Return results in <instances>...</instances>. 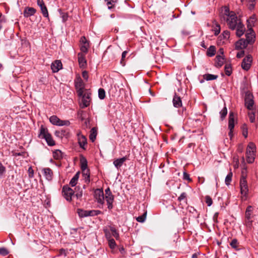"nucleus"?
Listing matches in <instances>:
<instances>
[{
  "label": "nucleus",
  "mask_w": 258,
  "mask_h": 258,
  "mask_svg": "<svg viewBox=\"0 0 258 258\" xmlns=\"http://www.w3.org/2000/svg\"><path fill=\"white\" fill-rule=\"evenodd\" d=\"M79 190V186H76L74 189H73L69 185H66L62 187V195L67 201H71L72 198L74 201L75 198H76L77 200H79V199L81 197V191Z\"/></svg>",
  "instance_id": "obj_1"
},
{
  "label": "nucleus",
  "mask_w": 258,
  "mask_h": 258,
  "mask_svg": "<svg viewBox=\"0 0 258 258\" xmlns=\"http://www.w3.org/2000/svg\"><path fill=\"white\" fill-rule=\"evenodd\" d=\"M91 91L90 89H85V87L82 82V108L90 106L92 102Z\"/></svg>",
  "instance_id": "obj_2"
},
{
  "label": "nucleus",
  "mask_w": 258,
  "mask_h": 258,
  "mask_svg": "<svg viewBox=\"0 0 258 258\" xmlns=\"http://www.w3.org/2000/svg\"><path fill=\"white\" fill-rule=\"evenodd\" d=\"M256 146L252 143L250 142L246 148V158L248 163H252L255 159L256 153Z\"/></svg>",
  "instance_id": "obj_3"
},
{
  "label": "nucleus",
  "mask_w": 258,
  "mask_h": 258,
  "mask_svg": "<svg viewBox=\"0 0 258 258\" xmlns=\"http://www.w3.org/2000/svg\"><path fill=\"white\" fill-rule=\"evenodd\" d=\"M82 175L85 182L88 184L90 182V172L88 168V162L84 156H82Z\"/></svg>",
  "instance_id": "obj_4"
},
{
  "label": "nucleus",
  "mask_w": 258,
  "mask_h": 258,
  "mask_svg": "<svg viewBox=\"0 0 258 258\" xmlns=\"http://www.w3.org/2000/svg\"><path fill=\"white\" fill-rule=\"evenodd\" d=\"M39 137L41 139H44L49 146H52L55 145V142L51 135L48 133L47 128L42 125L40 127Z\"/></svg>",
  "instance_id": "obj_5"
},
{
  "label": "nucleus",
  "mask_w": 258,
  "mask_h": 258,
  "mask_svg": "<svg viewBox=\"0 0 258 258\" xmlns=\"http://www.w3.org/2000/svg\"><path fill=\"white\" fill-rule=\"evenodd\" d=\"M224 20H226L229 28L232 30L235 29L239 23L241 22L234 12H231V15L227 18L224 17Z\"/></svg>",
  "instance_id": "obj_6"
},
{
  "label": "nucleus",
  "mask_w": 258,
  "mask_h": 258,
  "mask_svg": "<svg viewBox=\"0 0 258 258\" xmlns=\"http://www.w3.org/2000/svg\"><path fill=\"white\" fill-rule=\"evenodd\" d=\"M253 208L251 206L247 207L245 213V220L244 223L246 226L248 228H251L252 226L253 220L252 218L253 217Z\"/></svg>",
  "instance_id": "obj_7"
},
{
  "label": "nucleus",
  "mask_w": 258,
  "mask_h": 258,
  "mask_svg": "<svg viewBox=\"0 0 258 258\" xmlns=\"http://www.w3.org/2000/svg\"><path fill=\"white\" fill-rule=\"evenodd\" d=\"M90 41L85 37H82V53H87L90 48ZM87 66L86 59L82 55V68Z\"/></svg>",
  "instance_id": "obj_8"
},
{
  "label": "nucleus",
  "mask_w": 258,
  "mask_h": 258,
  "mask_svg": "<svg viewBox=\"0 0 258 258\" xmlns=\"http://www.w3.org/2000/svg\"><path fill=\"white\" fill-rule=\"evenodd\" d=\"M49 121L52 124L57 126H69L70 124L69 120H61L56 115L50 116Z\"/></svg>",
  "instance_id": "obj_9"
},
{
  "label": "nucleus",
  "mask_w": 258,
  "mask_h": 258,
  "mask_svg": "<svg viewBox=\"0 0 258 258\" xmlns=\"http://www.w3.org/2000/svg\"><path fill=\"white\" fill-rule=\"evenodd\" d=\"M240 187L241 194L243 196L246 197L248 193V188L246 179V176H245L243 173L240 180Z\"/></svg>",
  "instance_id": "obj_10"
},
{
  "label": "nucleus",
  "mask_w": 258,
  "mask_h": 258,
  "mask_svg": "<svg viewBox=\"0 0 258 258\" xmlns=\"http://www.w3.org/2000/svg\"><path fill=\"white\" fill-rule=\"evenodd\" d=\"M94 197L95 201L102 207L104 204V195L103 189H96L94 192Z\"/></svg>",
  "instance_id": "obj_11"
},
{
  "label": "nucleus",
  "mask_w": 258,
  "mask_h": 258,
  "mask_svg": "<svg viewBox=\"0 0 258 258\" xmlns=\"http://www.w3.org/2000/svg\"><path fill=\"white\" fill-rule=\"evenodd\" d=\"M234 125L235 123L234 113L232 112H230L229 113L228 121V128L229 130L228 135L229 136L230 140H232L233 136V130L234 129Z\"/></svg>",
  "instance_id": "obj_12"
},
{
  "label": "nucleus",
  "mask_w": 258,
  "mask_h": 258,
  "mask_svg": "<svg viewBox=\"0 0 258 258\" xmlns=\"http://www.w3.org/2000/svg\"><path fill=\"white\" fill-rule=\"evenodd\" d=\"M252 57L251 55H247L245 57L241 62V67L245 71H248L251 65Z\"/></svg>",
  "instance_id": "obj_13"
},
{
  "label": "nucleus",
  "mask_w": 258,
  "mask_h": 258,
  "mask_svg": "<svg viewBox=\"0 0 258 258\" xmlns=\"http://www.w3.org/2000/svg\"><path fill=\"white\" fill-rule=\"evenodd\" d=\"M254 105V101L253 100V96L248 94L245 98V105L248 110H252Z\"/></svg>",
  "instance_id": "obj_14"
},
{
  "label": "nucleus",
  "mask_w": 258,
  "mask_h": 258,
  "mask_svg": "<svg viewBox=\"0 0 258 258\" xmlns=\"http://www.w3.org/2000/svg\"><path fill=\"white\" fill-rule=\"evenodd\" d=\"M249 32L246 34L245 40L248 44H252L255 41V34L251 28H248Z\"/></svg>",
  "instance_id": "obj_15"
},
{
  "label": "nucleus",
  "mask_w": 258,
  "mask_h": 258,
  "mask_svg": "<svg viewBox=\"0 0 258 258\" xmlns=\"http://www.w3.org/2000/svg\"><path fill=\"white\" fill-rule=\"evenodd\" d=\"M37 4L38 6L40 8L41 13L44 17H48V12L47 9L43 2V0H37Z\"/></svg>",
  "instance_id": "obj_16"
},
{
  "label": "nucleus",
  "mask_w": 258,
  "mask_h": 258,
  "mask_svg": "<svg viewBox=\"0 0 258 258\" xmlns=\"http://www.w3.org/2000/svg\"><path fill=\"white\" fill-rule=\"evenodd\" d=\"M102 213V212L99 210H82V217L87 216H97Z\"/></svg>",
  "instance_id": "obj_17"
},
{
  "label": "nucleus",
  "mask_w": 258,
  "mask_h": 258,
  "mask_svg": "<svg viewBox=\"0 0 258 258\" xmlns=\"http://www.w3.org/2000/svg\"><path fill=\"white\" fill-rule=\"evenodd\" d=\"M54 135L56 137L62 139L63 138H68L69 137L70 133L69 130H57L55 132Z\"/></svg>",
  "instance_id": "obj_18"
},
{
  "label": "nucleus",
  "mask_w": 258,
  "mask_h": 258,
  "mask_svg": "<svg viewBox=\"0 0 258 258\" xmlns=\"http://www.w3.org/2000/svg\"><path fill=\"white\" fill-rule=\"evenodd\" d=\"M42 173L47 180L50 181L52 179L53 173L52 170L50 168H43L42 169Z\"/></svg>",
  "instance_id": "obj_19"
},
{
  "label": "nucleus",
  "mask_w": 258,
  "mask_h": 258,
  "mask_svg": "<svg viewBox=\"0 0 258 258\" xmlns=\"http://www.w3.org/2000/svg\"><path fill=\"white\" fill-rule=\"evenodd\" d=\"M62 63L60 60H56L51 64V69L53 73H57L62 69Z\"/></svg>",
  "instance_id": "obj_20"
},
{
  "label": "nucleus",
  "mask_w": 258,
  "mask_h": 258,
  "mask_svg": "<svg viewBox=\"0 0 258 258\" xmlns=\"http://www.w3.org/2000/svg\"><path fill=\"white\" fill-rule=\"evenodd\" d=\"M248 44L244 39H241L235 43V48L237 50H242L246 48Z\"/></svg>",
  "instance_id": "obj_21"
},
{
  "label": "nucleus",
  "mask_w": 258,
  "mask_h": 258,
  "mask_svg": "<svg viewBox=\"0 0 258 258\" xmlns=\"http://www.w3.org/2000/svg\"><path fill=\"white\" fill-rule=\"evenodd\" d=\"M172 102L174 107L176 108H179L182 106L181 99L180 96L176 94V93H175L173 96Z\"/></svg>",
  "instance_id": "obj_22"
},
{
  "label": "nucleus",
  "mask_w": 258,
  "mask_h": 258,
  "mask_svg": "<svg viewBox=\"0 0 258 258\" xmlns=\"http://www.w3.org/2000/svg\"><path fill=\"white\" fill-rule=\"evenodd\" d=\"M105 199L107 207L109 210H111L113 208V205L112 203L114 201V196L113 195H106L104 197V200Z\"/></svg>",
  "instance_id": "obj_23"
},
{
  "label": "nucleus",
  "mask_w": 258,
  "mask_h": 258,
  "mask_svg": "<svg viewBox=\"0 0 258 258\" xmlns=\"http://www.w3.org/2000/svg\"><path fill=\"white\" fill-rule=\"evenodd\" d=\"M235 29H236V34L237 36L239 37L241 36L244 32V26L241 23V22H240L236 26Z\"/></svg>",
  "instance_id": "obj_24"
},
{
  "label": "nucleus",
  "mask_w": 258,
  "mask_h": 258,
  "mask_svg": "<svg viewBox=\"0 0 258 258\" xmlns=\"http://www.w3.org/2000/svg\"><path fill=\"white\" fill-rule=\"evenodd\" d=\"M75 84L77 95L80 98L81 97V78L79 77V75H77V78L75 81Z\"/></svg>",
  "instance_id": "obj_25"
},
{
  "label": "nucleus",
  "mask_w": 258,
  "mask_h": 258,
  "mask_svg": "<svg viewBox=\"0 0 258 258\" xmlns=\"http://www.w3.org/2000/svg\"><path fill=\"white\" fill-rule=\"evenodd\" d=\"M36 10L31 7H27L24 11V16L25 17H29L33 16L36 13Z\"/></svg>",
  "instance_id": "obj_26"
},
{
  "label": "nucleus",
  "mask_w": 258,
  "mask_h": 258,
  "mask_svg": "<svg viewBox=\"0 0 258 258\" xmlns=\"http://www.w3.org/2000/svg\"><path fill=\"white\" fill-rule=\"evenodd\" d=\"M225 61V59L223 56L217 55L215 58V66L217 68L221 67Z\"/></svg>",
  "instance_id": "obj_27"
},
{
  "label": "nucleus",
  "mask_w": 258,
  "mask_h": 258,
  "mask_svg": "<svg viewBox=\"0 0 258 258\" xmlns=\"http://www.w3.org/2000/svg\"><path fill=\"white\" fill-rule=\"evenodd\" d=\"M126 159L127 158L126 157L115 159L113 161V164L116 168L118 169L122 165L123 163L126 160Z\"/></svg>",
  "instance_id": "obj_28"
},
{
  "label": "nucleus",
  "mask_w": 258,
  "mask_h": 258,
  "mask_svg": "<svg viewBox=\"0 0 258 258\" xmlns=\"http://www.w3.org/2000/svg\"><path fill=\"white\" fill-rule=\"evenodd\" d=\"M80 176V171H78L74 176L72 178L70 182V185L72 187H74L76 185Z\"/></svg>",
  "instance_id": "obj_29"
},
{
  "label": "nucleus",
  "mask_w": 258,
  "mask_h": 258,
  "mask_svg": "<svg viewBox=\"0 0 258 258\" xmlns=\"http://www.w3.org/2000/svg\"><path fill=\"white\" fill-rule=\"evenodd\" d=\"M97 135V130L95 127H93L90 131V134L89 135V139L92 142H94L96 138Z\"/></svg>",
  "instance_id": "obj_30"
},
{
  "label": "nucleus",
  "mask_w": 258,
  "mask_h": 258,
  "mask_svg": "<svg viewBox=\"0 0 258 258\" xmlns=\"http://www.w3.org/2000/svg\"><path fill=\"white\" fill-rule=\"evenodd\" d=\"M216 53V47L213 45L209 47L207 51V55L209 57H212L215 55Z\"/></svg>",
  "instance_id": "obj_31"
},
{
  "label": "nucleus",
  "mask_w": 258,
  "mask_h": 258,
  "mask_svg": "<svg viewBox=\"0 0 258 258\" xmlns=\"http://www.w3.org/2000/svg\"><path fill=\"white\" fill-rule=\"evenodd\" d=\"M255 21H256V17H255V16L254 15H253L251 16L250 17L249 19H248L247 21V27L252 28V27L253 26L254 23H255Z\"/></svg>",
  "instance_id": "obj_32"
},
{
  "label": "nucleus",
  "mask_w": 258,
  "mask_h": 258,
  "mask_svg": "<svg viewBox=\"0 0 258 258\" xmlns=\"http://www.w3.org/2000/svg\"><path fill=\"white\" fill-rule=\"evenodd\" d=\"M53 157L56 160H60L62 157V153L59 150H56L53 152Z\"/></svg>",
  "instance_id": "obj_33"
},
{
  "label": "nucleus",
  "mask_w": 258,
  "mask_h": 258,
  "mask_svg": "<svg viewBox=\"0 0 258 258\" xmlns=\"http://www.w3.org/2000/svg\"><path fill=\"white\" fill-rule=\"evenodd\" d=\"M204 78L207 81L214 80L218 78V76L207 74L204 75Z\"/></svg>",
  "instance_id": "obj_34"
},
{
  "label": "nucleus",
  "mask_w": 258,
  "mask_h": 258,
  "mask_svg": "<svg viewBox=\"0 0 258 258\" xmlns=\"http://www.w3.org/2000/svg\"><path fill=\"white\" fill-rule=\"evenodd\" d=\"M225 74L227 76H229L232 73V67L230 64L226 63L224 67Z\"/></svg>",
  "instance_id": "obj_35"
},
{
  "label": "nucleus",
  "mask_w": 258,
  "mask_h": 258,
  "mask_svg": "<svg viewBox=\"0 0 258 258\" xmlns=\"http://www.w3.org/2000/svg\"><path fill=\"white\" fill-rule=\"evenodd\" d=\"M108 9H111L114 7L115 4L117 2V0H105Z\"/></svg>",
  "instance_id": "obj_36"
},
{
  "label": "nucleus",
  "mask_w": 258,
  "mask_h": 258,
  "mask_svg": "<svg viewBox=\"0 0 258 258\" xmlns=\"http://www.w3.org/2000/svg\"><path fill=\"white\" fill-rule=\"evenodd\" d=\"M110 230L111 232L112 235L116 238V239H118L119 237V235L117 231V230L114 227H110Z\"/></svg>",
  "instance_id": "obj_37"
},
{
  "label": "nucleus",
  "mask_w": 258,
  "mask_h": 258,
  "mask_svg": "<svg viewBox=\"0 0 258 258\" xmlns=\"http://www.w3.org/2000/svg\"><path fill=\"white\" fill-rule=\"evenodd\" d=\"M230 246L234 249L236 250L238 249V245L239 243L238 242V240L236 239H233L232 240L231 242L230 243Z\"/></svg>",
  "instance_id": "obj_38"
},
{
  "label": "nucleus",
  "mask_w": 258,
  "mask_h": 258,
  "mask_svg": "<svg viewBox=\"0 0 258 258\" xmlns=\"http://www.w3.org/2000/svg\"><path fill=\"white\" fill-rule=\"evenodd\" d=\"M232 173L231 172H229L226 176L225 180V184L227 185H228L230 184L231 180H232Z\"/></svg>",
  "instance_id": "obj_39"
},
{
  "label": "nucleus",
  "mask_w": 258,
  "mask_h": 258,
  "mask_svg": "<svg viewBox=\"0 0 258 258\" xmlns=\"http://www.w3.org/2000/svg\"><path fill=\"white\" fill-rule=\"evenodd\" d=\"M98 97L100 99H104L105 97V91L103 88H99L98 90Z\"/></svg>",
  "instance_id": "obj_40"
},
{
  "label": "nucleus",
  "mask_w": 258,
  "mask_h": 258,
  "mask_svg": "<svg viewBox=\"0 0 258 258\" xmlns=\"http://www.w3.org/2000/svg\"><path fill=\"white\" fill-rule=\"evenodd\" d=\"M242 130V135L245 138H246L248 136V128L247 125L246 124H244L242 125L241 127Z\"/></svg>",
  "instance_id": "obj_41"
},
{
  "label": "nucleus",
  "mask_w": 258,
  "mask_h": 258,
  "mask_svg": "<svg viewBox=\"0 0 258 258\" xmlns=\"http://www.w3.org/2000/svg\"><path fill=\"white\" fill-rule=\"evenodd\" d=\"M58 11L62 19V22H65L68 18V14L67 13H64L61 11V9H59Z\"/></svg>",
  "instance_id": "obj_42"
},
{
  "label": "nucleus",
  "mask_w": 258,
  "mask_h": 258,
  "mask_svg": "<svg viewBox=\"0 0 258 258\" xmlns=\"http://www.w3.org/2000/svg\"><path fill=\"white\" fill-rule=\"evenodd\" d=\"M147 212H145L142 215L138 217L136 220L138 222L143 223L144 222L146 218Z\"/></svg>",
  "instance_id": "obj_43"
},
{
  "label": "nucleus",
  "mask_w": 258,
  "mask_h": 258,
  "mask_svg": "<svg viewBox=\"0 0 258 258\" xmlns=\"http://www.w3.org/2000/svg\"><path fill=\"white\" fill-rule=\"evenodd\" d=\"M220 114L221 119L223 120L227 114V109L226 106H224V107L221 110L220 112Z\"/></svg>",
  "instance_id": "obj_44"
},
{
  "label": "nucleus",
  "mask_w": 258,
  "mask_h": 258,
  "mask_svg": "<svg viewBox=\"0 0 258 258\" xmlns=\"http://www.w3.org/2000/svg\"><path fill=\"white\" fill-rule=\"evenodd\" d=\"M128 53V51L125 50V51H124L122 53V54H121V59L120 60V63L122 66H125V61H124V59L126 57V54Z\"/></svg>",
  "instance_id": "obj_45"
},
{
  "label": "nucleus",
  "mask_w": 258,
  "mask_h": 258,
  "mask_svg": "<svg viewBox=\"0 0 258 258\" xmlns=\"http://www.w3.org/2000/svg\"><path fill=\"white\" fill-rule=\"evenodd\" d=\"M108 241L109 246L111 249H113L115 248L116 244L114 239L111 238L110 239H109Z\"/></svg>",
  "instance_id": "obj_46"
},
{
  "label": "nucleus",
  "mask_w": 258,
  "mask_h": 258,
  "mask_svg": "<svg viewBox=\"0 0 258 258\" xmlns=\"http://www.w3.org/2000/svg\"><path fill=\"white\" fill-rule=\"evenodd\" d=\"M213 31L215 35H218L220 32V25L216 22H215V27L214 28Z\"/></svg>",
  "instance_id": "obj_47"
},
{
  "label": "nucleus",
  "mask_w": 258,
  "mask_h": 258,
  "mask_svg": "<svg viewBox=\"0 0 258 258\" xmlns=\"http://www.w3.org/2000/svg\"><path fill=\"white\" fill-rule=\"evenodd\" d=\"M231 12L232 11H229V9L228 7H224V14L223 16V19H224V17L227 18V16H230L231 15Z\"/></svg>",
  "instance_id": "obj_48"
},
{
  "label": "nucleus",
  "mask_w": 258,
  "mask_h": 258,
  "mask_svg": "<svg viewBox=\"0 0 258 258\" xmlns=\"http://www.w3.org/2000/svg\"><path fill=\"white\" fill-rule=\"evenodd\" d=\"M87 140L85 136L82 135V149H84V150L86 149L85 146L87 144Z\"/></svg>",
  "instance_id": "obj_49"
},
{
  "label": "nucleus",
  "mask_w": 258,
  "mask_h": 258,
  "mask_svg": "<svg viewBox=\"0 0 258 258\" xmlns=\"http://www.w3.org/2000/svg\"><path fill=\"white\" fill-rule=\"evenodd\" d=\"M9 254V251L7 249L4 247L0 248V254L3 256H6Z\"/></svg>",
  "instance_id": "obj_50"
},
{
  "label": "nucleus",
  "mask_w": 258,
  "mask_h": 258,
  "mask_svg": "<svg viewBox=\"0 0 258 258\" xmlns=\"http://www.w3.org/2000/svg\"><path fill=\"white\" fill-rule=\"evenodd\" d=\"M206 203L208 206H211L213 203L212 199L209 196L206 197Z\"/></svg>",
  "instance_id": "obj_51"
},
{
  "label": "nucleus",
  "mask_w": 258,
  "mask_h": 258,
  "mask_svg": "<svg viewBox=\"0 0 258 258\" xmlns=\"http://www.w3.org/2000/svg\"><path fill=\"white\" fill-rule=\"evenodd\" d=\"M183 179L184 180H187L188 181H191V179H190V177H189V174H188L187 172H183Z\"/></svg>",
  "instance_id": "obj_52"
},
{
  "label": "nucleus",
  "mask_w": 258,
  "mask_h": 258,
  "mask_svg": "<svg viewBox=\"0 0 258 258\" xmlns=\"http://www.w3.org/2000/svg\"><path fill=\"white\" fill-rule=\"evenodd\" d=\"M82 76L83 77L84 80H85L86 81H88V72L86 71H84L82 72Z\"/></svg>",
  "instance_id": "obj_53"
},
{
  "label": "nucleus",
  "mask_w": 258,
  "mask_h": 258,
  "mask_svg": "<svg viewBox=\"0 0 258 258\" xmlns=\"http://www.w3.org/2000/svg\"><path fill=\"white\" fill-rule=\"evenodd\" d=\"M254 6H255L254 0H251L249 2V6H248L249 9L250 10L253 9L254 8Z\"/></svg>",
  "instance_id": "obj_54"
},
{
  "label": "nucleus",
  "mask_w": 258,
  "mask_h": 258,
  "mask_svg": "<svg viewBox=\"0 0 258 258\" xmlns=\"http://www.w3.org/2000/svg\"><path fill=\"white\" fill-rule=\"evenodd\" d=\"M223 37L225 39H228L230 36V32L228 31H225L222 33Z\"/></svg>",
  "instance_id": "obj_55"
},
{
  "label": "nucleus",
  "mask_w": 258,
  "mask_h": 258,
  "mask_svg": "<svg viewBox=\"0 0 258 258\" xmlns=\"http://www.w3.org/2000/svg\"><path fill=\"white\" fill-rule=\"evenodd\" d=\"M186 197V194L185 192H182L180 196L178 198V200L179 201H181L182 200L184 199Z\"/></svg>",
  "instance_id": "obj_56"
},
{
  "label": "nucleus",
  "mask_w": 258,
  "mask_h": 258,
  "mask_svg": "<svg viewBox=\"0 0 258 258\" xmlns=\"http://www.w3.org/2000/svg\"><path fill=\"white\" fill-rule=\"evenodd\" d=\"M244 55V51L243 50H241L239 52H238L236 54V57L237 58H241Z\"/></svg>",
  "instance_id": "obj_57"
},
{
  "label": "nucleus",
  "mask_w": 258,
  "mask_h": 258,
  "mask_svg": "<svg viewBox=\"0 0 258 258\" xmlns=\"http://www.w3.org/2000/svg\"><path fill=\"white\" fill-rule=\"evenodd\" d=\"M5 171V167L0 163V175H2Z\"/></svg>",
  "instance_id": "obj_58"
},
{
  "label": "nucleus",
  "mask_w": 258,
  "mask_h": 258,
  "mask_svg": "<svg viewBox=\"0 0 258 258\" xmlns=\"http://www.w3.org/2000/svg\"><path fill=\"white\" fill-rule=\"evenodd\" d=\"M28 172H29V176L30 177H32L33 176V170L31 167H29L28 169Z\"/></svg>",
  "instance_id": "obj_59"
},
{
  "label": "nucleus",
  "mask_w": 258,
  "mask_h": 258,
  "mask_svg": "<svg viewBox=\"0 0 258 258\" xmlns=\"http://www.w3.org/2000/svg\"><path fill=\"white\" fill-rule=\"evenodd\" d=\"M104 232L105 233L106 238L107 239V240H109V239H111L110 234L107 230H105Z\"/></svg>",
  "instance_id": "obj_60"
},
{
  "label": "nucleus",
  "mask_w": 258,
  "mask_h": 258,
  "mask_svg": "<svg viewBox=\"0 0 258 258\" xmlns=\"http://www.w3.org/2000/svg\"><path fill=\"white\" fill-rule=\"evenodd\" d=\"M105 196L106 195H110V194L112 195L109 187L105 189Z\"/></svg>",
  "instance_id": "obj_61"
},
{
  "label": "nucleus",
  "mask_w": 258,
  "mask_h": 258,
  "mask_svg": "<svg viewBox=\"0 0 258 258\" xmlns=\"http://www.w3.org/2000/svg\"><path fill=\"white\" fill-rule=\"evenodd\" d=\"M85 123L86 124V126L87 127L90 124V119L89 118H87L86 119H85Z\"/></svg>",
  "instance_id": "obj_62"
},
{
  "label": "nucleus",
  "mask_w": 258,
  "mask_h": 258,
  "mask_svg": "<svg viewBox=\"0 0 258 258\" xmlns=\"http://www.w3.org/2000/svg\"><path fill=\"white\" fill-rule=\"evenodd\" d=\"M237 151L240 152V153H241L242 152V151H243V149H242V146L241 145H239L238 147V149H237Z\"/></svg>",
  "instance_id": "obj_63"
},
{
  "label": "nucleus",
  "mask_w": 258,
  "mask_h": 258,
  "mask_svg": "<svg viewBox=\"0 0 258 258\" xmlns=\"http://www.w3.org/2000/svg\"><path fill=\"white\" fill-rule=\"evenodd\" d=\"M201 45L202 47H203L204 48H206V47H207L206 45L205 44L204 41L202 42Z\"/></svg>",
  "instance_id": "obj_64"
}]
</instances>
